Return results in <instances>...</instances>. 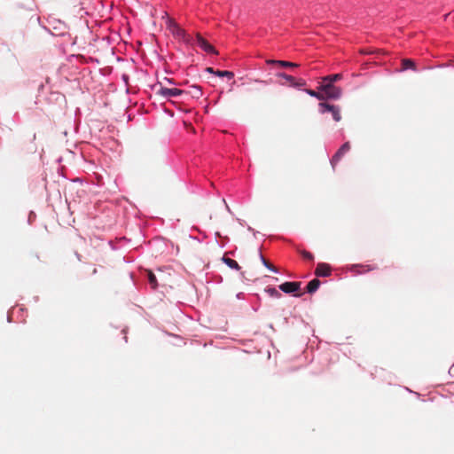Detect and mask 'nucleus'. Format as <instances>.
I'll return each mask as SVG.
<instances>
[{"instance_id": "nucleus-1", "label": "nucleus", "mask_w": 454, "mask_h": 454, "mask_svg": "<svg viewBox=\"0 0 454 454\" xmlns=\"http://www.w3.org/2000/svg\"><path fill=\"white\" fill-rule=\"evenodd\" d=\"M168 28L176 38L182 40L188 44H193V38L191 37L185 30L180 27L174 20H170L168 21Z\"/></svg>"}, {"instance_id": "nucleus-2", "label": "nucleus", "mask_w": 454, "mask_h": 454, "mask_svg": "<svg viewBox=\"0 0 454 454\" xmlns=\"http://www.w3.org/2000/svg\"><path fill=\"white\" fill-rule=\"evenodd\" d=\"M319 90L323 91L325 96V99H338L341 96V89L334 86L331 83H322L318 87Z\"/></svg>"}, {"instance_id": "nucleus-3", "label": "nucleus", "mask_w": 454, "mask_h": 454, "mask_svg": "<svg viewBox=\"0 0 454 454\" xmlns=\"http://www.w3.org/2000/svg\"><path fill=\"white\" fill-rule=\"evenodd\" d=\"M157 94L163 98H168L181 96L184 94V90L176 88L168 89L160 84V88L157 90Z\"/></svg>"}, {"instance_id": "nucleus-4", "label": "nucleus", "mask_w": 454, "mask_h": 454, "mask_svg": "<svg viewBox=\"0 0 454 454\" xmlns=\"http://www.w3.org/2000/svg\"><path fill=\"white\" fill-rule=\"evenodd\" d=\"M193 43H197L204 51L212 54H218L217 51L213 45H211L200 34H197Z\"/></svg>"}, {"instance_id": "nucleus-5", "label": "nucleus", "mask_w": 454, "mask_h": 454, "mask_svg": "<svg viewBox=\"0 0 454 454\" xmlns=\"http://www.w3.org/2000/svg\"><path fill=\"white\" fill-rule=\"evenodd\" d=\"M319 108H320V112L322 114L325 113V112H331L332 114H333V118L335 121H340V119H341V116H340V109L339 107L333 106V105H329L327 103H319Z\"/></svg>"}, {"instance_id": "nucleus-6", "label": "nucleus", "mask_w": 454, "mask_h": 454, "mask_svg": "<svg viewBox=\"0 0 454 454\" xmlns=\"http://www.w3.org/2000/svg\"><path fill=\"white\" fill-rule=\"evenodd\" d=\"M351 145L349 142L344 143L335 153L331 160V164L334 168L340 159L350 150Z\"/></svg>"}, {"instance_id": "nucleus-7", "label": "nucleus", "mask_w": 454, "mask_h": 454, "mask_svg": "<svg viewBox=\"0 0 454 454\" xmlns=\"http://www.w3.org/2000/svg\"><path fill=\"white\" fill-rule=\"evenodd\" d=\"M300 287L301 282H285L279 286V289L286 294L297 292Z\"/></svg>"}, {"instance_id": "nucleus-8", "label": "nucleus", "mask_w": 454, "mask_h": 454, "mask_svg": "<svg viewBox=\"0 0 454 454\" xmlns=\"http://www.w3.org/2000/svg\"><path fill=\"white\" fill-rule=\"evenodd\" d=\"M315 274L317 277H328L331 275V267L329 264L325 262H319L317 265Z\"/></svg>"}, {"instance_id": "nucleus-9", "label": "nucleus", "mask_w": 454, "mask_h": 454, "mask_svg": "<svg viewBox=\"0 0 454 454\" xmlns=\"http://www.w3.org/2000/svg\"><path fill=\"white\" fill-rule=\"evenodd\" d=\"M269 65H278L282 67H297L299 65L294 62L285 61V60H274V59H268L266 61Z\"/></svg>"}, {"instance_id": "nucleus-10", "label": "nucleus", "mask_w": 454, "mask_h": 454, "mask_svg": "<svg viewBox=\"0 0 454 454\" xmlns=\"http://www.w3.org/2000/svg\"><path fill=\"white\" fill-rule=\"evenodd\" d=\"M184 94H189L193 98H200L202 96V89L199 85H192L189 90H184Z\"/></svg>"}, {"instance_id": "nucleus-11", "label": "nucleus", "mask_w": 454, "mask_h": 454, "mask_svg": "<svg viewBox=\"0 0 454 454\" xmlns=\"http://www.w3.org/2000/svg\"><path fill=\"white\" fill-rule=\"evenodd\" d=\"M407 69H411L413 71H416L417 70L416 64L411 59H403L401 71H405Z\"/></svg>"}, {"instance_id": "nucleus-12", "label": "nucleus", "mask_w": 454, "mask_h": 454, "mask_svg": "<svg viewBox=\"0 0 454 454\" xmlns=\"http://www.w3.org/2000/svg\"><path fill=\"white\" fill-rule=\"evenodd\" d=\"M145 272V276L148 279V282L151 285V287L153 289H155L158 286L156 276L150 270H146Z\"/></svg>"}, {"instance_id": "nucleus-13", "label": "nucleus", "mask_w": 454, "mask_h": 454, "mask_svg": "<svg viewBox=\"0 0 454 454\" xmlns=\"http://www.w3.org/2000/svg\"><path fill=\"white\" fill-rule=\"evenodd\" d=\"M320 284L321 283H320V281L317 278L312 279L307 285V287H306L307 292L309 293V294L315 293L318 289Z\"/></svg>"}, {"instance_id": "nucleus-14", "label": "nucleus", "mask_w": 454, "mask_h": 454, "mask_svg": "<svg viewBox=\"0 0 454 454\" xmlns=\"http://www.w3.org/2000/svg\"><path fill=\"white\" fill-rule=\"evenodd\" d=\"M341 78H342V74H335L327 75V76H325L323 78V83L333 84L335 82L340 81Z\"/></svg>"}, {"instance_id": "nucleus-15", "label": "nucleus", "mask_w": 454, "mask_h": 454, "mask_svg": "<svg viewBox=\"0 0 454 454\" xmlns=\"http://www.w3.org/2000/svg\"><path fill=\"white\" fill-rule=\"evenodd\" d=\"M223 261L231 269L237 270H239L240 269L239 263L235 260H233V259H231L229 257L223 256Z\"/></svg>"}, {"instance_id": "nucleus-16", "label": "nucleus", "mask_w": 454, "mask_h": 454, "mask_svg": "<svg viewBox=\"0 0 454 454\" xmlns=\"http://www.w3.org/2000/svg\"><path fill=\"white\" fill-rule=\"evenodd\" d=\"M305 91L309 96L314 97V98H317L318 100H325V96L323 93V91H321V90L320 91H315L313 90L307 89V90H305Z\"/></svg>"}, {"instance_id": "nucleus-17", "label": "nucleus", "mask_w": 454, "mask_h": 454, "mask_svg": "<svg viewBox=\"0 0 454 454\" xmlns=\"http://www.w3.org/2000/svg\"><path fill=\"white\" fill-rule=\"evenodd\" d=\"M277 76L285 79L286 82L287 83H289L290 86H292V83H294V82L295 80L294 77H293L292 75L286 74L285 73H278V74H277Z\"/></svg>"}, {"instance_id": "nucleus-18", "label": "nucleus", "mask_w": 454, "mask_h": 454, "mask_svg": "<svg viewBox=\"0 0 454 454\" xmlns=\"http://www.w3.org/2000/svg\"><path fill=\"white\" fill-rule=\"evenodd\" d=\"M215 75L219 76V77H223V76H226L228 77L229 79H231L234 77V74L231 71H221V70H216L215 71Z\"/></svg>"}, {"instance_id": "nucleus-19", "label": "nucleus", "mask_w": 454, "mask_h": 454, "mask_svg": "<svg viewBox=\"0 0 454 454\" xmlns=\"http://www.w3.org/2000/svg\"><path fill=\"white\" fill-rule=\"evenodd\" d=\"M260 258H261V260H262V263H263V265H264L265 267H267L269 270H272V271H277V268H276L274 265H272L270 262H268V261H267V260L262 256V254H260Z\"/></svg>"}, {"instance_id": "nucleus-20", "label": "nucleus", "mask_w": 454, "mask_h": 454, "mask_svg": "<svg viewBox=\"0 0 454 454\" xmlns=\"http://www.w3.org/2000/svg\"><path fill=\"white\" fill-rule=\"evenodd\" d=\"M28 3H29V0L19 1V2L14 3L13 7H14V9L25 8L28 5L27 4Z\"/></svg>"}, {"instance_id": "nucleus-21", "label": "nucleus", "mask_w": 454, "mask_h": 454, "mask_svg": "<svg viewBox=\"0 0 454 454\" xmlns=\"http://www.w3.org/2000/svg\"><path fill=\"white\" fill-rule=\"evenodd\" d=\"M300 253L304 259L311 261V262L314 261V255L310 252L302 250V251H300Z\"/></svg>"}, {"instance_id": "nucleus-22", "label": "nucleus", "mask_w": 454, "mask_h": 454, "mask_svg": "<svg viewBox=\"0 0 454 454\" xmlns=\"http://www.w3.org/2000/svg\"><path fill=\"white\" fill-rule=\"evenodd\" d=\"M266 292L272 297L279 298L281 294L275 288H268Z\"/></svg>"}, {"instance_id": "nucleus-23", "label": "nucleus", "mask_w": 454, "mask_h": 454, "mask_svg": "<svg viewBox=\"0 0 454 454\" xmlns=\"http://www.w3.org/2000/svg\"><path fill=\"white\" fill-rule=\"evenodd\" d=\"M305 81L302 80V79H300L299 81H295L294 82V83H292V86L293 87H301V86H303L305 85Z\"/></svg>"}, {"instance_id": "nucleus-24", "label": "nucleus", "mask_w": 454, "mask_h": 454, "mask_svg": "<svg viewBox=\"0 0 454 454\" xmlns=\"http://www.w3.org/2000/svg\"><path fill=\"white\" fill-rule=\"evenodd\" d=\"M362 268L364 269L362 272L371 271V270H373L375 269V267H372L371 265L362 266Z\"/></svg>"}, {"instance_id": "nucleus-25", "label": "nucleus", "mask_w": 454, "mask_h": 454, "mask_svg": "<svg viewBox=\"0 0 454 454\" xmlns=\"http://www.w3.org/2000/svg\"><path fill=\"white\" fill-rule=\"evenodd\" d=\"M206 71L208 72V73H211V74H215V71L214 70L213 67H207L206 68Z\"/></svg>"}, {"instance_id": "nucleus-26", "label": "nucleus", "mask_w": 454, "mask_h": 454, "mask_svg": "<svg viewBox=\"0 0 454 454\" xmlns=\"http://www.w3.org/2000/svg\"><path fill=\"white\" fill-rule=\"evenodd\" d=\"M255 82L260 83V84H266V82L264 81L256 80Z\"/></svg>"}, {"instance_id": "nucleus-27", "label": "nucleus", "mask_w": 454, "mask_h": 454, "mask_svg": "<svg viewBox=\"0 0 454 454\" xmlns=\"http://www.w3.org/2000/svg\"><path fill=\"white\" fill-rule=\"evenodd\" d=\"M301 294H295V296L300 297V296H301Z\"/></svg>"}]
</instances>
